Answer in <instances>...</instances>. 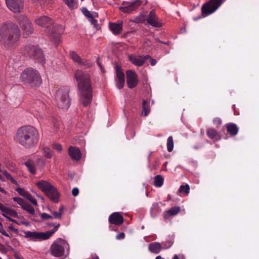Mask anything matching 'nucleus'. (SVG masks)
Segmentation results:
<instances>
[{
    "label": "nucleus",
    "instance_id": "774afa93",
    "mask_svg": "<svg viewBox=\"0 0 259 259\" xmlns=\"http://www.w3.org/2000/svg\"><path fill=\"white\" fill-rule=\"evenodd\" d=\"M0 192L3 193H5L6 194V191L3 189L2 188V187H0Z\"/></svg>",
    "mask_w": 259,
    "mask_h": 259
},
{
    "label": "nucleus",
    "instance_id": "6e6d98bb",
    "mask_svg": "<svg viewBox=\"0 0 259 259\" xmlns=\"http://www.w3.org/2000/svg\"><path fill=\"white\" fill-rule=\"evenodd\" d=\"M9 229L12 231H13L14 233L18 234V230L17 229H15L13 227V225H11L9 227Z\"/></svg>",
    "mask_w": 259,
    "mask_h": 259
},
{
    "label": "nucleus",
    "instance_id": "0e129e2a",
    "mask_svg": "<svg viewBox=\"0 0 259 259\" xmlns=\"http://www.w3.org/2000/svg\"><path fill=\"white\" fill-rule=\"evenodd\" d=\"M19 224H22L26 226H28L29 225V223L27 221H21Z\"/></svg>",
    "mask_w": 259,
    "mask_h": 259
},
{
    "label": "nucleus",
    "instance_id": "e433bc0d",
    "mask_svg": "<svg viewBox=\"0 0 259 259\" xmlns=\"http://www.w3.org/2000/svg\"><path fill=\"white\" fill-rule=\"evenodd\" d=\"M43 152L45 155V156L48 158H51L52 157V152L51 149L47 147H45L43 148Z\"/></svg>",
    "mask_w": 259,
    "mask_h": 259
},
{
    "label": "nucleus",
    "instance_id": "e2e57ef3",
    "mask_svg": "<svg viewBox=\"0 0 259 259\" xmlns=\"http://www.w3.org/2000/svg\"><path fill=\"white\" fill-rule=\"evenodd\" d=\"M63 210H64V206L63 205H61L59 207V212H60L61 214H62V213L63 212Z\"/></svg>",
    "mask_w": 259,
    "mask_h": 259
},
{
    "label": "nucleus",
    "instance_id": "9b49d317",
    "mask_svg": "<svg viewBox=\"0 0 259 259\" xmlns=\"http://www.w3.org/2000/svg\"><path fill=\"white\" fill-rule=\"evenodd\" d=\"M5 1L7 7L14 13H20L23 9V0H5Z\"/></svg>",
    "mask_w": 259,
    "mask_h": 259
},
{
    "label": "nucleus",
    "instance_id": "ddd939ff",
    "mask_svg": "<svg viewBox=\"0 0 259 259\" xmlns=\"http://www.w3.org/2000/svg\"><path fill=\"white\" fill-rule=\"evenodd\" d=\"M126 83L127 87L130 89L136 87L138 83V76L136 72L132 70L126 71Z\"/></svg>",
    "mask_w": 259,
    "mask_h": 259
},
{
    "label": "nucleus",
    "instance_id": "7ed1b4c3",
    "mask_svg": "<svg viewBox=\"0 0 259 259\" xmlns=\"http://www.w3.org/2000/svg\"><path fill=\"white\" fill-rule=\"evenodd\" d=\"M1 42L5 48L15 46L20 37V30L17 25L11 22L4 23L0 28Z\"/></svg>",
    "mask_w": 259,
    "mask_h": 259
},
{
    "label": "nucleus",
    "instance_id": "a878e982",
    "mask_svg": "<svg viewBox=\"0 0 259 259\" xmlns=\"http://www.w3.org/2000/svg\"><path fill=\"white\" fill-rule=\"evenodd\" d=\"M142 114L144 116H146L150 112V108L149 104L145 100H143L142 103Z\"/></svg>",
    "mask_w": 259,
    "mask_h": 259
},
{
    "label": "nucleus",
    "instance_id": "79ce46f5",
    "mask_svg": "<svg viewBox=\"0 0 259 259\" xmlns=\"http://www.w3.org/2000/svg\"><path fill=\"white\" fill-rule=\"evenodd\" d=\"M40 215L41 219L43 220H48L53 219V217L52 215L45 212L41 213Z\"/></svg>",
    "mask_w": 259,
    "mask_h": 259
},
{
    "label": "nucleus",
    "instance_id": "b1692460",
    "mask_svg": "<svg viewBox=\"0 0 259 259\" xmlns=\"http://www.w3.org/2000/svg\"><path fill=\"white\" fill-rule=\"evenodd\" d=\"M226 128L227 132L232 136L236 135L238 132V128L235 123H228Z\"/></svg>",
    "mask_w": 259,
    "mask_h": 259
},
{
    "label": "nucleus",
    "instance_id": "a19ab883",
    "mask_svg": "<svg viewBox=\"0 0 259 259\" xmlns=\"http://www.w3.org/2000/svg\"><path fill=\"white\" fill-rule=\"evenodd\" d=\"M56 231H57L54 228H53V229L51 230V231L44 232V234H45L44 235V239L46 240L49 239Z\"/></svg>",
    "mask_w": 259,
    "mask_h": 259
},
{
    "label": "nucleus",
    "instance_id": "338daca9",
    "mask_svg": "<svg viewBox=\"0 0 259 259\" xmlns=\"http://www.w3.org/2000/svg\"><path fill=\"white\" fill-rule=\"evenodd\" d=\"M92 259H99V258L96 254H94L92 255Z\"/></svg>",
    "mask_w": 259,
    "mask_h": 259
},
{
    "label": "nucleus",
    "instance_id": "f8f14e48",
    "mask_svg": "<svg viewBox=\"0 0 259 259\" xmlns=\"http://www.w3.org/2000/svg\"><path fill=\"white\" fill-rule=\"evenodd\" d=\"M21 28L26 35L31 34L33 31L32 24L29 20L24 15H20L17 19Z\"/></svg>",
    "mask_w": 259,
    "mask_h": 259
},
{
    "label": "nucleus",
    "instance_id": "052dcab7",
    "mask_svg": "<svg viewBox=\"0 0 259 259\" xmlns=\"http://www.w3.org/2000/svg\"><path fill=\"white\" fill-rule=\"evenodd\" d=\"M10 180L12 183L15 184L16 185H18L17 181L13 177H11Z\"/></svg>",
    "mask_w": 259,
    "mask_h": 259
},
{
    "label": "nucleus",
    "instance_id": "3c124183",
    "mask_svg": "<svg viewBox=\"0 0 259 259\" xmlns=\"http://www.w3.org/2000/svg\"><path fill=\"white\" fill-rule=\"evenodd\" d=\"M36 162L37 164H39V163H40L42 167L44 166L46 164L45 161L41 158L37 159Z\"/></svg>",
    "mask_w": 259,
    "mask_h": 259
},
{
    "label": "nucleus",
    "instance_id": "c85d7f7f",
    "mask_svg": "<svg viewBox=\"0 0 259 259\" xmlns=\"http://www.w3.org/2000/svg\"><path fill=\"white\" fill-rule=\"evenodd\" d=\"M164 179L161 175H157L154 178V184L156 187H160L163 184Z\"/></svg>",
    "mask_w": 259,
    "mask_h": 259
},
{
    "label": "nucleus",
    "instance_id": "f03ea898",
    "mask_svg": "<svg viewBox=\"0 0 259 259\" xmlns=\"http://www.w3.org/2000/svg\"><path fill=\"white\" fill-rule=\"evenodd\" d=\"M35 23L45 28V33L56 46L59 44L60 36L64 31L62 25L55 24L53 20L47 16L37 18L35 20Z\"/></svg>",
    "mask_w": 259,
    "mask_h": 259
},
{
    "label": "nucleus",
    "instance_id": "f257e3e1",
    "mask_svg": "<svg viewBox=\"0 0 259 259\" xmlns=\"http://www.w3.org/2000/svg\"><path fill=\"white\" fill-rule=\"evenodd\" d=\"M74 75L80 92V103L86 107L91 103L93 98L90 75L81 70H76Z\"/></svg>",
    "mask_w": 259,
    "mask_h": 259
},
{
    "label": "nucleus",
    "instance_id": "49530a36",
    "mask_svg": "<svg viewBox=\"0 0 259 259\" xmlns=\"http://www.w3.org/2000/svg\"><path fill=\"white\" fill-rule=\"evenodd\" d=\"M6 166L10 170H11V171L15 170L14 163L13 162L8 161L6 164Z\"/></svg>",
    "mask_w": 259,
    "mask_h": 259
},
{
    "label": "nucleus",
    "instance_id": "a18cd8bd",
    "mask_svg": "<svg viewBox=\"0 0 259 259\" xmlns=\"http://www.w3.org/2000/svg\"><path fill=\"white\" fill-rule=\"evenodd\" d=\"M52 214L53 215V217L55 219H60L62 218V214L59 212H56V211H51Z\"/></svg>",
    "mask_w": 259,
    "mask_h": 259
},
{
    "label": "nucleus",
    "instance_id": "37998d69",
    "mask_svg": "<svg viewBox=\"0 0 259 259\" xmlns=\"http://www.w3.org/2000/svg\"><path fill=\"white\" fill-rule=\"evenodd\" d=\"M82 12L88 18H89L94 13V12L91 13L85 8H83L82 9Z\"/></svg>",
    "mask_w": 259,
    "mask_h": 259
},
{
    "label": "nucleus",
    "instance_id": "bb28decb",
    "mask_svg": "<svg viewBox=\"0 0 259 259\" xmlns=\"http://www.w3.org/2000/svg\"><path fill=\"white\" fill-rule=\"evenodd\" d=\"M25 165L27 167L29 172L33 175L36 172L35 165L31 160H28L24 162Z\"/></svg>",
    "mask_w": 259,
    "mask_h": 259
},
{
    "label": "nucleus",
    "instance_id": "de8ad7c7",
    "mask_svg": "<svg viewBox=\"0 0 259 259\" xmlns=\"http://www.w3.org/2000/svg\"><path fill=\"white\" fill-rule=\"evenodd\" d=\"M213 123L217 126H220L222 123V120L219 117H216L213 120Z\"/></svg>",
    "mask_w": 259,
    "mask_h": 259
},
{
    "label": "nucleus",
    "instance_id": "2f4dec72",
    "mask_svg": "<svg viewBox=\"0 0 259 259\" xmlns=\"http://www.w3.org/2000/svg\"><path fill=\"white\" fill-rule=\"evenodd\" d=\"M207 136L211 139H214L217 136H219L218 133L214 128H209L207 131Z\"/></svg>",
    "mask_w": 259,
    "mask_h": 259
},
{
    "label": "nucleus",
    "instance_id": "4468645a",
    "mask_svg": "<svg viewBox=\"0 0 259 259\" xmlns=\"http://www.w3.org/2000/svg\"><path fill=\"white\" fill-rule=\"evenodd\" d=\"M141 5V1L136 0L133 2L127 3L120 7L119 9L124 13H129L138 9Z\"/></svg>",
    "mask_w": 259,
    "mask_h": 259
},
{
    "label": "nucleus",
    "instance_id": "473e14b6",
    "mask_svg": "<svg viewBox=\"0 0 259 259\" xmlns=\"http://www.w3.org/2000/svg\"><path fill=\"white\" fill-rule=\"evenodd\" d=\"M70 9H74L77 7V3L75 0H63Z\"/></svg>",
    "mask_w": 259,
    "mask_h": 259
},
{
    "label": "nucleus",
    "instance_id": "864d4df0",
    "mask_svg": "<svg viewBox=\"0 0 259 259\" xmlns=\"http://www.w3.org/2000/svg\"><path fill=\"white\" fill-rule=\"evenodd\" d=\"M3 215L6 218H7L8 220H9L10 221H11V222H13L15 223H17V224H20L16 220H15L14 219H12V218H11L10 217H9V216L5 214H3Z\"/></svg>",
    "mask_w": 259,
    "mask_h": 259
},
{
    "label": "nucleus",
    "instance_id": "603ef678",
    "mask_svg": "<svg viewBox=\"0 0 259 259\" xmlns=\"http://www.w3.org/2000/svg\"><path fill=\"white\" fill-rule=\"evenodd\" d=\"M79 190L77 188H74L72 190V195L74 196H76L78 195Z\"/></svg>",
    "mask_w": 259,
    "mask_h": 259
},
{
    "label": "nucleus",
    "instance_id": "58836bf2",
    "mask_svg": "<svg viewBox=\"0 0 259 259\" xmlns=\"http://www.w3.org/2000/svg\"><path fill=\"white\" fill-rule=\"evenodd\" d=\"M13 199L14 201L20 205L22 208H23V206H24V205H25V204L26 203L23 199L20 197H13Z\"/></svg>",
    "mask_w": 259,
    "mask_h": 259
},
{
    "label": "nucleus",
    "instance_id": "c9c22d12",
    "mask_svg": "<svg viewBox=\"0 0 259 259\" xmlns=\"http://www.w3.org/2000/svg\"><path fill=\"white\" fill-rule=\"evenodd\" d=\"M167 148L168 152H171L174 148L173 138L171 136L168 138L167 141Z\"/></svg>",
    "mask_w": 259,
    "mask_h": 259
},
{
    "label": "nucleus",
    "instance_id": "aec40b11",
    "mask_svg": "<svg viewBox=\"0 0 259 259\" xmlns=\"http://www.w3.org/2000/svg\"><path fill=\"white\" fill-rule=\"evenodd\" d=\"M25 237L30 238L35 240L36 239H44L45 235L44 232H31V231H25Z\"/></svg>",
    "mask_w": 259,
    "mask_h": 259
},
{
    "label": "nucleus",
    "instance_id": "bf43d9fd",
    "mask_svg": "<svg viewBox=\"0 0 259 259\" xmlns=\"http://www.w3.org/2000/svg\"><path fill=\"white\" fill-rule=\"evenodd\" d=\"M0 232L1 233H2L3 235L5 236H7V237H9V234L6 232L5 230H0Z\"/></svg>",
    "mask_w": 259,
    "mask_h": 259
},
{
    "label": "nucleus",
    "instance_id": "8fccbe9b",
    "mask_svg": "<svg viewBox=\"0 0 259 259\" xmlns=\"http://www.w3.org/2000/svg\"><path fill=\"white\" fill-rule=\"evenodd\" d=\"M53 148L56 149L57 151H58V152H60L62 149V146L60 144H55L53 145Z\"/></svg>",
    "mask_w": 259,
    "mask_h": 259
},
{
    "label": "nucleus",
    "instance_id": "680f3d73",
    "mask_svg": "<svg viewBox=\"0 0 259 259\" xmlns=\"http://www.w3.org/2000/svg\"><path fill=\"white\" fill-rule=\"evenodd\" d=\"M60 224H55V225H54V228L57 231V230L58 229V228H59L60 227Z\"/></svg>",
    "mask_w": 259,
    "mask_h": 259
},
{
    "label": "nucleus",
    "instance_id": "4c0bfd02",
    "mask_svg": "<svg viewBox=\"0 0 259 259\" xmlns=\"http://www.w3.org/2000/svg\"><path fill=\"white\" fill-rule=\"evenodd\" d=\"M190 190V187L189 185L186 184L185 185H181L179 188V192H185L186 194H188Z\"/></svg>",
    "mask_w": 259,
    "mask_h": 259
},
{
    "label": "nucleus",
    "instance_id": "0eeeda50",
    "mask_svg": "<svg viewBox=\"0 0 259 259\" xmlns=\"http://www.w3.org/2000/svg\"><path fill=\"white\" fill-rule=\"evenodd\" d=\"M69 89L68 87H63L56 92V101L57 106L61 109H68L70 104L69 96Z\"/></svg>",
    "mask_w": 259,
    "mask_h": 259
},
{
    "label": "nucleus",
    "instance_id": "9d476101",
    "mask_svg": "<svg viewBox=\"0 0 259 259\" xmlns=\"http://www.w3.org/2000/svg\"><path fill=\"white\" fill-rule=\"evenodd\" d=\"M65 241L62 239L54 242L51 245L49 252L50 253L55 257H61L64 254V247L63 245L65 244Z\"/></svg>",
    "mask_w": 259,
    "mask_h": 259
},
{
    "label": "nucleus",
    "instance_id": "423d86ee",
    "mask_svg": "<svg viewBox=\"0 0 259 259\" xmlns=\"http://www.w3.org/2000/svg\"><path fill=\"white\" fill-rule=\"evenodd\" d=\"M36 185L52 201L55 203L58 202L59 193L56 188L49 182L41 180L37 182Z\"/></svg>",
    "mask_w": 259,
    "mask_h": 259
},
{
    "label": "nucleus",
    "instance_id": "7c9ffc66",
    "mask_svg": "<svg viewBox=\"0 0 259 259\" xmlns=\"http://www.w3.org/2000/svg\"><path fill=\"white\" fill-rule=\"evenodd\" d=\"M146 16L142 14L135 18L134 19L131 20V21L136 23H142L146 21Z\"/></svg>",
    "mask_w": 259,
    "mask_h": 259
},
{
    "label": "nucleus",
    "instance_id": "c03bdc74",
    "mask_svg": "<svg viewBox=\"0 0 259 259\" xmlns=\"http://www.w3.org/2000/svg\"><path fill=\"white\" fill-rule=\"evenodd\" d=\"M147 59H149V62L151 65L154 66L156 64V60L155 59H152L149 55H146L145 56V60Z\"/></svg>",
    "mask_w": 259,
    "mask_h": 259
},
{
    "label": "nucleus",
    "instance_id": "a211bd4d",
    "mask_svg": "<svg viewBox=\"0 0 259 259\" xmlns=\"http://www.w3.org/2000/svg\"><path fill=\"white\" fill-rule=\"evenodd\" d=\"M68 153L73 160L78 161L81 158L80 150L75 147L70 146L68 149Z\"/></svg>",
    "mask_w": 259,
    "mask_h": 259
},
{
    "label": "nucleus",
    "instance_id": "1a4fd4ad",
    "mask_svg": "<svg viewBox=\"0 0 259 259\" xmlns=\"http://www.w3.org/2000/svg\"><path fill=\"white\" fill-rule=\"evenodd\" d=\"M223 0H210L201 8V17L194 18L196 21L201 17H205L214 12L222 4Z\"/></svg>",
    "mask_w": 259,
    "mask_h": 259
},
{
    "label": "nucleus",
    "instance_id": "09e8293b",
    "mask_svg": "<svg viewBox=\"0 0 259 259\" xmlns=\"http://www.w3.org/2000/svg\"><path fill=\"white\" fill-rule=\"evenodd\" d=\"M82 66H84L86 68H89L92 66V64L88 61L82 62L81 63H79Z\"/></svg>",
    "mask_w": 259,
    "mask_h": 259
},
{
    "label": "nucleus",
    "instance_id": "4be33fe9",
    "mask_svg": "<svg viewBox=\"0 0 259 259\" xmlns=\"http://www.w3.org/2000/svg\"><path fill=\"white\" fill-rule=\"evenodd\" d=\"M162 248H164L162 247L161 244L157 242L151 243L148 245L149 250L154 253H159Z\"/></svg>",
    "mask_w": 259,
    "mask_h": 259
},
{
    "label": "nucleus",
    "instance_id": "ea45409f",
    "mask_svg": "<svg viewBox=\"0 0 259 259\" xmlns=\"http://www.w3.org/2000/svg\"><path fill=\"white\" fill-rule=\"evenodd\" d=\"M56 231H57L54 228H53V229L51 230V231L44 232V234H45L44 235V239L46 240L49 239Z\"/></svg>",
    "mask_w": 259,
    "mask_h": 259
},
{
    "label": "nucleus",
    "instance_id": "cd10ccee",
    "mask_svg": "<svg viewBox=\"0 0 259 259\" xmlns=\"http://www.w3.org/2000/svg\"><path fill=\"white\" fill-rule=\"evenodd\" d=\"M70 58L75 62L78 64L81 63V59L77 54V53L74 51L70 52L69 53Z\"/></svg>",
    "mask_w": 259,
    "mask_h": 259
},
{
    "label": "nucleus",
    "instance_id": "dca6fc26",
    "mask_svg": "<svg viewBox=\"0 0 259 259\" xmlns=\"http://www.w3.org/2000/svg\"><path fill=\"white\" fill-rule=\"evenodd\" d=\"M146 21L150 25L156 27H160L162 26V23L158 21V18L156 16L154 10H152L149 13V15L146 16Z\"/></svg>",
    "mask_w": 259,
    "mask_h": 259
},
{
    "label": "nucleus",
    "instance_id": "72a5a7b5",
    "mask_svg": "<svg viewBox=\"0 0 259 259\" xmlns=\"http://www.w3.org/2000/svg\"><path fill=\"white\" fill-rule=\"evenodd\" d=\"M4 213L7 215H8L14 218H18L19 217L18 213L16 210L8 207L6 209V211H5Z\"/></svg>",
    "mask_w": 259,
    "mask_h": 259
},
{
    "label": "nucleus",
    "instance_id": "39448f33",
    "mask_svg": "<svg viewBox=\"0 0 259 259\" xmlns=\"http://www.w3.org/2000/svg\"><path fill=\"white\" fill-rule=\"evenodd\" d=\"M20 79L25 84L32 87L39 86L41 83V78L39 72L32 68H26L21 74Z\"/></svg>",
    "mask_w": 259,
    "mask_h": 259
},
{
    "label": "nucleus",
    "instance_id": "c756f323",
    "mask_svg": "<svg viewBox=\"0 0 259 259\" xmlns=\"http://www.w3.org/2000/svg\"><path fill=\"white\" fill-rule=\"evenodd\" d=\"M96 16H98V15L96 13H94L89 18H88V20L93 24L94 25L95 28L96 29H99V26L97 23V21L95 19V17Z\"/></svg>",
    "mask_w": 259,
    "mask_h": 259
},
{
    "label": "nucleus",
    "instance_id": "2eb2a0df",
    "mask_svg": "<svg viewBox=\"0 0 259 259\" xmlns=\"http://www.w3.org/2000/svg\"><path fill=\"white\" fill-rule=\"evenodd\" d=\"M115 69L117 75V86L119 89H121L123 88L124 85L125 75L122 70L121 67L119 65H116Z\"/></svg>",
    "mask_w": 259,
    "mask_h": 259
},
{
    "label": "nucleus",
    "instance_id": "69168bd1",
    "mask_svg": "<svg viewBox=\"0 0 259 259\" xmlns=\"http://www.w3.org/2000/svg\"><path fill=\"white\" fill-rule=\"evenodd\" d=\"M5 177L7 178V179L9 180L11 179V177H12L9 172H8V174L6 175H5Z\"/></svg>",
    "mask_w": 259,
    "mask_h": 259
},
{
    "label": "nucleus",
    "instance_id": "20e7f679",
    "mask_svg": "<svg viewBox=\"0 0 259 259\" xmlns=\"http://www.w3.org/2000/svg\"><path fill=\"white\" fill-rule=\"evenodd\" d=\"M19 143L26 148H31L38 141V131L31 126H24L19 128L16 134Z\"/></svg>",
    "mask_w": 259,
    "mask_h": 259
},
{
    "label": "nucleus",
    "instance_id": "393cba45",
    "mask_svg": "<svg viewBox=\"0 0 259 259\" xmlns=\"http://www.w3.org/2000/svg\"><path fill=\"white\" fill-rule=\"evenodd\" d=\"M181 210L179 206H174L170 208L168 210L166 211L164 214V218L165 220L168 219L169 217L176 215Z\"/></svg>",
    "mask_w": 259,
    "mask_h": 259
},
{
    "label": "nucleus",
    "instance_id": "13d9d810",
    "mask_svg": "<svg viewBox=\"0 0 259 259\" xmlns=\"http://www.w3.org/2000/svg\"><path fill=\"white\" fill-rule=\"evenodd\" d=\"M7 208V207H5V206H4V205L2 203H0V210L3 212L4 213Z\"/></svg>",
    "mask_w": 259,
    "mask_h": 259
},
{
    "label": "nucleus",
    "instance_id": "6e6552de",
    "mask_svg": "<svg viewBox=\"0 0 259 259\" xmlns=\"http://www.w3.org/2000/svg\"><path fill=\"white\" fill-rule=\"evenodd\" d=\"M22 51L24 55L37 60L39 63H44L45 62V56L42 51L36 46H26L22 49Z\"/></svg>",
    "mask_w": 259,
    "mask_h": 259
},
{
    "label": "nucleus",
    "instance_id": "5fc2aeb1",
    "mask_svg": "<svg viewBox=\"0 0 259 259\" xmlns=\"http://www.w3.org/2000/svg\"><path fill=\"white\" fill-rule=\"evenodd\" d=\"M125 237V234L124 233H120V234H119L116 238L117 239H123Z\"/></svg>",
    "mask_w": 259,
    "mask_h": 259
},
{
    "label": "nucleus",
    "instance_id": "412c9836",
    "mask_svg": "<svg viewBox=\"0 0 259 259\" xmlns=\"http://www.w3.org/2000/svg\"><path fill=\"white\" fill-rule=\"evenodd\" d=\"M109 27L111 31L115 35L121 33L122 29V22L120 23H111L109 24Z\"/></svg>",
    "mask_w": 259,
    "mask_h": 259
},
{
    "label": "nucleus",
    "instance_id": "6ab92c4d",
    "mask_svg": "<svg viewBox=\"0 0 259 259\" xmlns=\"http://www.w3.org/2000/svg\"><path fill=\"white\" fill-rule=\"evenodd\" d=\"M16 190L20 195L28 199L33 205L35 206L37 205L36 200L33 198L29 193L26 191L24 189L17 188Z\"/></svg>",
    "mask_w": 259,
    "mask_h": 259
},
{
    "label": "nucleus",
    "instance_id": "f3484780",
    "mask_svg": "<svg viewBox=\"0 0 259 259\" xmlns=\"http://www.w3.org/2000/svg\"><path fill=\"white\" fill-rule=\"evenodd\" d=\"M110 224L115 225H120L123 222V218L119 212H113L109 217Z\"/></svg>",
    "mask_w": 259,
    "mask_h": 259
},
{
    "label": "nucleus",
    "instance_id": "f704fd0d",
    "mask_svg": "<svg viewBox=\"0 0 259 259\" xmlns=\"http://www.w3.org/2000/svg\"><path fill=\"white\" fill-rule=\"evenodd\" d=\"M24 210L27 211L29 213L35 215L34 208L29 204L26 203L22 208Z\"/></svg>",
    "mask_w": 259,
    "mask_h": 259
},
{
    "label": "nucleus",
    "instance_id": "4d7b16f0",
    "mask_svg": "<svg viewBox=\"0 0 259 259\" xmlns=\"http://www.w3.org/2000/svg\"><path fill=\"white\" fill-rule=\"evenodd\" d=\"M32 3L35 4H41V3H45L47 0H31Z\"/></svg>",
    "mask_w": 259,
    "mask_h": 259
},
{
    "label": "nucleus",
    "instance_id": "5701e85b",
    "mask_svg": "<svg viewBox=\"0 0 259 259\" xmlns=\"http://www.w3.org/2000/svg\"><path fill=\"white\" fill-rule=\"evenodd\" d=\"M128 58L132 63L138 66H142L145 62V57H142V56H140L137 57L130 55Z\"/></svg>",
    "mask_w": 259,
    "mask_h": 259
}]
</instances>
